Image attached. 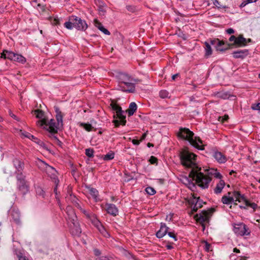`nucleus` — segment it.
Returning a JSON list of instances; mask_svg holds the SVG:
<instances>
[{"label":"nucleus","instance_id":"nucleus-1","mask_svg":"<svg viewBox=\"0 0 260 260\" xmlns=\"http://www.w3.org/2000/svg\"><path fill=\"white\" fill-rule=\"evenodd\" d=\"M117 77L119 81L126 86V87H124L120 85V87L121 88V90L127 92H134L135 91V85L140 82L139 79L134 78L125 73H118Z\"/></svg>","mask_w":260,"mask_h":260},{"label":"nucleus","instance_id":"nucleus-2","mask_svg":"<svg viewBox=\"0 0 260 260\" xmlns=\"http://www.w3.org/2000/svg\"><path fill=\"white\" fill-rule=\"evenodd\" d=\"M178 136L182 139L187 140L192 146L199 150H203L204 149V145L203 144L201 139L194 137L193 133L188 128H180Z\"/></svg>","mask_w":260,"mask_h":260},{"label":"nucleus","instance_id":"nucleus-3","mask_svg":"<svg viewBox=\"0 0 260 260\" xmlns=\"http://www.w3.org/2000/svg\"><path fill=\"white\" fill-rule=\"evenodd\" d=\"M201 168L193 171H190L189 174V177L195 182L198 185L203 189L207 188L209 186V183L211 181V177L207 176L206 174L201 172Z\"/></svg>","mask_w":260,"mask_h":260},{"label":"nucleus","instance_id":"nucleus-4","mask_svg":"<svg viewBox=\"0 0 260 260\" xmlns=\"http://www.w3.org/2000/svg\"><path fill=\"white\" fill-rule=\"evenodd\" d=\"M197 156L190 152L188 149H183L180 154L182 165L187 168H190L191 171L200 168L196 163Z\"/></svg>","mask_w":260,"mask_h":260},{"label":"nucleus","instance_id":"nucleus-5","mask_svg":"<svg viewBox=\"0 0 260 260\" xmlns=\"http://www.w3.org/2000/svg\"><path fill=\"white\" fill-rule=\"evenodd\" d=\"M36 164L42 171L46 172L48 176L53 180L55 184L54 191L57 195V186L59 183V180L57 178V172L56 170L40 159H37L36 161Z\"/></svg>","mask_w":260,"mask_h":260},{"label":"nucleus","instance_id":"nucleus-6","mask_svg":"<svg viewBox=\"0 0 260 260\" xmlns=\"http://www.w3.org/2000/svg\"><path fill=\"white\" fill-rule=\"evenodd\" d=\"M66 213L72 234L79 236L81 233V229L78 221L76 214L71 206H68L67 207Z\"/></svg>","mask_w":260,"mask_h":260},{"label":"nucleus","instance_id":"nucleus-7","mask_svg":"<svg viewBox=\"0 0 260 260\" xmlns=\"http://www.w3.org/2000/svg\"><path fill=\"white\" fill-rule=\"evenodd\" d=\"M1 57L4 59H8L21 64H24L26 61V58L21 54L7 50L3 51L1 53Z\"/></svg>","mask_w":260,"mask_h":260},{"label":"nucleus","instance_id":"nucleus-8","mask_svg":"<svg viewBox=\"0 0 260 260\" xmlns=\"http://www.w3.org/2000/svg\"><path fill=\"white\" fill-rule=\"evenodd\" d=\"M37 124L40 126H44V128L51 134L56 133L59 126L53 119H51L49 121L46 119L38 120Z\"/></svg>","mask_w":260,"mask_h":260},{"label":"nucleus","instance_id":"nucleus-9","mask_svg":"<svg viewBox=\"0 0 260 260\" xmlns=\"http://www.w3.org/2000/svg\"><path fill=\"white\" fill-rule=\"evenodd\" d=\"M234 195L235 198V202L238 201L239 203H243L245 206L240 205L239 207L241 209H247V207H250L255 211L257 207V204L254 203H250L246 199L243 194H241L239 191H234Z\"/></svg>","mask_w":260,"mask_h":260},{"label":"nucleus","instance_id":"nucleus-10","mask_svg":"<svg viewBox=\"0 0 260 260\" xmlns=\"http://www.w3.org/2000/svg\"><path fill=\"white\" fill-rule=\"evenodd\" d=\"M110 107L114 112L116 113V114H114L113 115L114 118H118L120 119L121 124L123 125H125L126 121L125 120V116L124 115V111L113 101H111L110 104Z\"/></svg>","mask_w":260,"mask_h":260},{"label":"nucleus","instance_id":"nucleus-11","mask_svg":"<svg viewBox=\"0 0 260 260\" xmlns=\"http://www.w3.org/2000/svg\"><path fill=\"white\" fill-rule=\"evenodd\" d=\"M71 198L72 199V202L76 207L80 210L81 212L83 213L86 217L89 219L91 222L96 218L95 215L92 212L86 211L85 209L82 208L80 204L78 203V199L75 197H72L71 195Z\"/></svg>","mask_w":260,"mask_h":260},{"label":"nucleus","instance_id":"nucleus-12","mask_svg":"<svg viewBox=\"0 0 260 260\" xmlns=\"http://www.w3.org/2000/svg\"><path fill=\"white\" fill-rule=\"evenodd\" d=\"M210 44L214 46L217 51H223L229 48V44L223 41H220L218 39L210 40L208 42Z\"/></svg>","mask_w":260,"mask_h":260},{"label":"nucleus","instance_id":"nucleus-13","mask_svg":"<svg viewBox=\"0 0 260 260\" xmlns=\"http://www.w3.org/2000/svg\"><path fill=\"white\" fill-rule=\"evenodd\" d=\"M194 218L197 221L202 225L204 231L205 229V223H208L209 221V213L208 212L203 211L201 213L197 214Z\"/></svg>","mask_w":260,"mask_h":260},{"label":"nucleus","instance_id":"nucleus-14","mask_svg":"<svg viewBox=\"0 0 260 260\" xmlns=\"http://www.w3.org/2000/svg\"><path fill=\"white\" fill-rule=\"evenodd\" d=\"M234 232L240 236H247L250 234L248 228L243 223L236 224L234 228Z\"/></svg>","mask_w":260,"mask_h":260},{"label":"nucleus","instance_id":"nucleus-15","mask_svg":"<svg viewBox=\"0 0 260 260\" xmlns=\"http://www.w3.org/2000/svg\"><path fill=\"white\" fill-rule=\"evenodd\" d=\"M74 27L78 30L85 31L88 28V25L85 20L81 18L74 16Z\"/></svg>","mask_w":260,"mask_h":260},{"label":"nucleus","instance_id":"nucleus-16","mask_svg":"<svg viewBox=\"0 0 260 260\" xmlns=\"http://www.w3.org/2000/svg\"><path fill=\"white\" fill-rule=\"evenodd\" d=\"M91 223L104 236L106 237L109 236V233L97 217Z\"/></svg>","mask_w":260,"mask_h":260},{"label":"nucleus","instance_id":"nucleus-17","mask_svg":"<svg viewBox=\"0 0 260 260\" xmlns=\"http://www.w3.org/2000/svg\"><path fill=\"white\" fill-rule=\"evenodd\" d=\"M169 228L164 223H161L159 230L156 233V236L158 238H162L168 233Z\"/></svg>","mask_w":260,"mask_h":260},{"label":"nucleus","instance_id":"nucleus-18","mask_svg":"<svg viewBox=\"0 0 260 260\" xmlns=\"http://www.w3.org/2000/svg\"><path fill=\"white\" fill-rule=\"evenodd\" d=\"M106 206L108 213L113 216H115L118 214V210L115 205L113 204H107Z\"/></svg>","mask_w":260,"mask_h":260},{"label":"nucleus","instance_id":"nucleus-19","mask_svg":"<svg viewBox=\"0 0 260 260\" xmlns=\"http://www.w3.org/2000/svg\"><path fill=\"white\" fill-rule=\"evenodd\" d=\"M213 157L219 164H223L226 161V157L221 152L216 151L213 154Z\"/></svg>","mask_w":260,"mask_h":260},{"label":"nucleus","instance_id":"nucleus-20","mask_svg":"<svg viewBox=\"0 0 260 260\" xmlns=\"http://www.w3.org/2000/svg\"><path fill=\"white\" fill-rule=\"evenodd\" d=\"M247 45V39L243 37V35H240L236 37L234 46L236 47H242Z\"/></svg>","mask_w":260,"mask_h":260},{"label":"nucleus","instance_id":"nucleus-21","mask_svg":"<svg viewBox=\"0 0 260 260\" xmlns=\"http://www.w3.org/2000/svg\"><path fill=\"white\" fill-rule=\"evenodd\" d=\"M233 57L236 58H243L249 54L247 49L239 50L233 52Z\"/></svg>","mask_w":260,"mask_h":260},{"label":"nucleus","instance_id":"nucleus-22","mask_svg":"<svg viewBox=\"0 0 260 260\" xmlns=\"http://www.w3.org/2000/svg\"><path fill=\"white\" fill-rule=\"evenodd\" d=\"M228 194V196H223L222 197L221 201L223 204L230 205L235 201V198L234 195V192H233V196L232 197L230 196V194H231V192H229Z\"/></svg>","mask_w":260,"mask_h":260},{"label":"nucleus","instance_id":"nucleus-23","mask_svg":"<svg viewBox=\"0 0 260 260\" xmlns=\"http://www.w3.org/2000/svg\"><path fill=\"white\" fill-rule=\"evenodd\" d=\"M94 26L97 27L100 30L103 32L105 35H110V31L106 28H105L102 24L97 19H95L93 21Z\"/></svg>","mask_w":260,"mask_h":260},{"label":"nucleus","instance_id":"nucleus-24","mask_svg":"<svg viewBox=\"0 0 260 260\" xmlns=\"http://www.w3.org/2000/svg\"><path fill=\"white\" fill-rule=\"evenodd\" d=\"M55 111L56 113V119L57 121L58 126H62L63 121V114L62 112L60 111L59 108L57 107H55Z\"/></svg>","mask_w":260,"mask_h":260},{"label":"nucleus","instance_id":"nucleus-25","mask_svg":"<svg viewBox=\"0 0 260 260\" xmlns=\"http://www.w3.org/2000/svg\"><path fill=\"white\" fill-rule=\"evenodd\" d=\"M196 202V203L192 207V212H197L199 208H200L202 207V202L200 200L199 198H194L193 200L192 201V204Z\"/></svg>","mask_w":260,"mask_h":260},{"label":"nucleus","instance_id":"nucleus-26","mask_svg":"<svg viewBox=\"0 0 260 260\" xmlns=\"http://www.w3.org/2000/svg\"><path fill=\"white\" fill-rule=\"evenodd\" d=\"M17 186L22 194H25L28 190L25 181L17 182Z\"/></svg>","mask_w":260,"mask_h":260},{"label":"nucleus","instance_id":"nucleus-27","mask_svg":"<svg viewBox=\"0 0 260 260\" xmlns=\"http://www.w3.org/2000/svg\"><path fill=\"white\" fill-rule=\"evenodd\" d=\"M137 109V105L135 102H132L129 106L127 112L129 116H132Z\"/></svg>","mask_w":260,"mask_h":260},{"label":"nucleus","instance_id":"nucleus-28","mask_svg":"<svg viewBox=\"0 0 260 260\" xmlns=\"http://www.w3.org/2000/svg\"><path fill=\"white\" fill-rule=\"evenodd\" d=\"M225 185V183L223 180H220L218 183L217 184L216 186L214 189V192L216 194L219 193L222 191Z\"/></svg>","mask_w":260,"mask_h":260},{"label":"nucleus","instance_id":"nucleus-29","mask_svg":"<svg viewBox=\"0 0 260 260\" xmlns=\"http://www.w3.org/2000/svg\"><path fill=\"white\" fill-rule=\"evenodd\" d=\"M74 16H71L69 18V21L68 22H66L64 23V26L66 28L68 29H72L73 27H74Z\"/></svg>","mask_w":260,"mask_h":260},{"label":"nucleus","instance_id":"nucleus-30","mask_svg":"<svg viewBox=\"0 0 260 260\" xmlns=\"http://www.w3.org/2000/svg\"><path fill=\"white\" fill-rule=\"evenodd\" d=\"M205 56L206 57H209L210 56L212 53V50L211 48V47L210 46V44L208 42H205Z\"/></svg>","mask_w":260,"mask_h":260},{"label":"nucleus","instance_id":"nucleus-31","mask_svg":"<svg viewBox=\"0 0 260 260\" xmlns=\"http://www.w3.org/2000/svg\"><path fill=\"white\" fill-rule=\"evenodd\" d=\"M88 191L92 197L97 201L98 200V191L95 188L88 187Z\"/></svg>","mask_w":260,"mask_h":260},{"label":"nucleus","instance_id":"nucleus-32","mask_svg":"<svg viewBox=\"0 0 260 260\" xmlns=\"http://www.w3.org/2000/svg\"><path fill=\"white\" fill-rule=\"evenodd\" d=\"M14 164L17 169V172H20L22 170L23 167V164L19 160L16 159L14 161Z\"/></svg>","mask_w":260,"mask_h":260},{"label":"nucleus","instance_id":"nucleus-33","mask_svg":"<svg viewBox=\"0 0 260 260\" xmlns=\"http://www.w3.org/2000/svg\"><path fill=\"white\" fill-rule=\"evenodd\" d=\"M159 95L161 99L170 98L169 93L166 90H161L159 92Z\"/></svg>","mask_w":260,"mask_h":260},{"label":"nucleus","instance_id":"nucleus-34","mask_svg":"<svg viewBox=\"0 0 260 260\" xmlns=\"http://www.w3.org/2000/svg\"><path fill=\"white\" fill-rule=\"evenodd\" d=\"M34 112L36 114L37 118L42 119L41 120H42L43 119H45L44 118V113L43 111L37 109L35 110Z\"/></svg>","mask_w":260,"mask_h":260},{"label":"nucleus","instance_id":"nucleus-35","mask_svg":"<svg viewBox=\"0 0 260 260\" xmlns=\"http://www.w3.org/2000/svg\"><path fill=\"white\" fill-rule=\"evenodd\" d=\"M17 175L16 178L17 180V182H21L25 181V176L22 174L21 171L16 172Z\"/></svg>","mask_w":260,"mask_h":260},{"label":"nucleus","instance_id":"nucleus-36","mask_svg":"<svg viewBox=\"0 0 260 260\" xmlns=\"http://www.w3.org/2000/svg\"><path fill=\"white\" fill-rule=\"evenodd\" d=\"M80 126L83 127L85 130L88 132H90L93 128V126L89 123H81Z\"/></svg>","mask_w":260,"mask_h":260},{"label":"nucleus","instance_id":"nucleus-37","mask_svg":"<svg viewBox=\"0 0 260 260\" xmlns=\"http://www.w3.org/2000/svg\"><path fill=\"white\" fill-rule=\"evenodd\" d=\"M14 220L17 223L20 222L19 213L18 212L14 211L12 213Z\"/></svg>","mask_w":260,"mask_h":260},{"label":"nucleus","instance_id":"nucleus-38","mask_svg":"<svg viewBox=\"0 0 260 260\" xmlns=\"http://www.w3.org/2000/svg\"><path fill=\"white\" fill-rule=\"evenodd\" d=\"M114 157V153L113 152H110L103 156V159L105 160H110L113 159Z\"/></svg>","mask_w":260,"mask_h":260},{"label":"nucleus","instance_id":"nucleus-39","mask_svg":"<svg viewBox=\"0 0 260 260\" xmlns=\"http://www.w3.org/2000/svg\"><path fill=\"white\" fill-rule=\"evenodd\" d=\"M146 192L149 195H153L156 193L154 189L151 187H147L145 189Z\"/></svg>","mask_w":260,"mask_h":260},{"label":"nucleus","instance_id":"nucleus-40","mask_svg":"<svg viewBox=\"0 0 260 260\" xmlns=\"http://www.w3.org/2000/svg\"><path fill=\"white\" fill-rule=\"evenodd\" d=\"M126 8L128 11L131 13H134L137 10V8L133 5H127Z\"/></svg>","mask_w":260,"mask_h":260},{"label":"nucleus","instance_id":"nucleus-41","mask_svg":"<svg viewBox=\"0 0 260 260\" xmlns=\"http://www.w3.org/2000/svg\"><path fill=\"white\" fill-rule=\"evenodd\" d=\"M93 150L91 148H88L85 150V154L89 157H92L93 156Z\"/></svg>","mask_w":260,"mask_h":260},{"label":"nucleus","instance_id":"nucleus-42","mask_svg":"<svg viewBox=\"0 0 260 260\" xmlns=\"http://www.w3.org/2000/svg\"><path fill=\"white\" fill-rule=\"evenodd\" d=\"M217 170L216 169H209V170H207V176H210L211 177V176H214V173L215 172H216V171Z\"/></svg>","mask_w":260,"mask_h":260},{"label":"nucleus","instance_id":"nucleus-43","mask_svg":"<svg viewBox=\"0 0 260 260\" xmlns=\"http://www.w3.org/2000/svg\"><path fill=\"white\" fill-rule=\"evenodd\" d=\"M98 10H99L101 15H104V14L106 12V10H105V7L103 6V4H102H102L100 5Z\"/></svg>","mask_w":260,"mask_h":260},{"label":"nucleus","instance_id":"nucleus-44","mask_svg":"<svg viewBox=\"0 0 260 260\" xmlns=\"http://www.w3.org/2000/svg\"><path fill=\"white\" fill-rule=\"evenodd\" d=\"M236 37L235 36H234V35L231 36L230 37V38H229V41H230V42H233V43H232V44H229V48H230L231 46H234V43H235V40H236Z\"/></svg>","mask_w":260,"mask_h":260},{"label":"nucleus","instance_id":"nucleus-45","mask_svg":"<svg viewBox=\"0 0 260 260\" xmlns=\"http://www.w3.org/2000/svg\"><path fill=\"white\" fill-rule=\"evenodd\" d=\"M52 24L55 25H58L60 24V19L58 17L54 18L52 22Z\"/></svg>","mask_w":260,"mask_h":260},{"label":"nucleus","instance_id":"nucleus-46","mask_svg":"<svg viewBox=\"0 0 260 260\" xmlns=\"http://www.w3.org/2000/svg\"><path fill=\"white\" fill-rule=\"evenodd\" d=\"M36 192L38 194H39L40 196H44V192L40 187H38L36 189Z\"/></svg>","mask_w":260,"mask_h":260},{"label":"nucleus","instance_id":"nucleus-47","mask_svg":"<svg viewBox=\"0 0 260 260\" xmlns=\"http://www.w3.org/2000/svg\"><path fill=\"white\" fill-rule=\"evenodd\" d=\"M21 134L22 135H23L25 137L29 139H30V137H34L33 135H31L30 133H27V132H25V133L22 132Z\"/></svg>","mask_w":260,"mask_h":260},{"label":"nucleus","instance_id":"nucleus-48","mask_svg":"<svg viewBox=\"0 0 260 260\" xmlns=\"http://www.w3.org/2000/svg\"><path fill=\"white\" fill-rule=\"evenodd\" d=\"M168 234L169 236V237L173 238L175 241H177V237H176V235H175L174 233L171 232H168Z\"/></svg>","mask_w":260,"mask_h":260},{"label":"nucleus","instance_id":"nucleus-49","mask_svg":"<svg viewBox=\"0 0 260 260\" xmlns=\"http://www.w3.org/2000/svg\"><path fill=\"white\" fill-rule=\"evenodd\" d=\"M149 161L151 164H154L157 162V159L154 156H152L150 157Z\"/></svg>","mask_w":260,"mask_h":260},{"label":"nucleus","instance_id":"nucleus-50","mask_svg":"<svg viewBox=\"0 0 260 260\" xmlns=\"http://www.w3.org/2000/svg\"><path fill=\"white\" fill-rule=\"evenodd\" d=\"M216 178L220 179H221L222 177V175L220 174V173L218 172L217 170L216 171V172L214 173V175L213 176Z\"/></svg>","mask_w":260,"mask_h":260},{"label":"nucleus","instance_id":"nucleus-51","mask_svg":"<svg viewBox=\"0 0 260 260\" xmlns=\"http://www.w3.org/2000/svg\"><path fill=\"white\" fill-rule=\"evenodd\" d=\"M186 180L188 182V187L190 188V189H192V188L193 187H195V184L194 183L192 182H190V181H189L187 178L186 179Z\"/></svg>","mask_w":260,"mask_h":260},{"label":"nucleus","instance_id":"nucleus-52","mask_svg":"<svg viewBox=\"0 0 260 260\" xmlns=\"http://www.w3.org/2000/svg\"><path fill=\"white\" fill-rule=\"evenodd\" d=\"M213 3L214 5L218 7V8H221L222 7V5L220 4L219 2L217 0H212Z\"/></svg>","mask_w":260,"mask_h":260},{"label":"nucleus","instance_id":"nucleus-53","mask_svg":"<svg viewBox=\"0 0 260 260\" xmlns=\"http://www.w3.org/2000/svg\"><path fill=\"white\" fill-rule=\"evenodd\" d=\"M96 260H112V259L109 258V257L107 256H100L98 258H96Z\"/></svg>","mask_w":260,"mask_h":260},{"label":"nucleus","instance_id":"nucleus-54","mask_svg":"<svg viewBox=\"0 0 260 260\" xmlns=\"http://www.w3.org/2000/svg\"><path fill=\"white\" fill-rule=\"evenodd\" d=\"M17 257L19 259V260H29L26 256H22L18 254H17Z\"/></svg>","mask_w":260,"mask_h":260},{"label":"nucleus","instance_id":"nucleus-55","mask_svg":"<svg viewBox=\"0 0 260 260\" xmlns=\"http://www.w3.org/2000/svg\"><path fill=\"white\" fill-rule=\"evenodd\" d=\"M252 108L253 109V110H260V103L257 104L256 105H254L252 107Z\"/></svg>","mask_w":260,"mask_h":260},{"label":"nucleus","instance_id":"nucleus-56","mask_svg":"<svg viewBox=\"0 0 260 260\" xmlns=\"http://www.w3.org/2000/svg\"><path fill=\"white\" fill-rule=\"evenodd\" d=\"M52 138L54 139L57 142V143L59 145H61L62 143L61 141H60L54 135H52Z\"/></svg>","mask_w":260,"mask_h":260},{"label":"nucleus","instance_id":"nucleus-57","mask_svg":"<svg viewBox=\"0 0 260 260\" xmlns=\"http://www.w3.org/2000/svg\"><path fill=\"white\" fill-rule=\"evenodd\" d=\"M219 120H221V122H223L228 120L229 116L228 115H225L223 117H219Z\"/></svg>","mask_w":260,"mask_h":260},{"label":"nucleus","instance_id":"nucleus-58","mask_svg":"<svg viewBox=\"0 0 260 260\" xmlns=\"http://www.w3.org/2000/svg\"><path fill=\"white\" fill-rule=\"evenodd\" d=\"M226 32L228 34H234L235 32V30H234V29H233L232 28H228V29H227L226 30Z\"/></svg>","mask_w":260,"mask_h":260},{"label":"nucleus","instance_id":"nucleus-59","mask_svg":"<svg viewBox=\"0 0 260 260\" xmlns=\"http://www.w3.org/2000/svg\"><path fill=\"white\" fill-rule=\"evenodd\" d=\"M210 244L206 242L205 245V249L206 250V251H208L210 249Z\"/></svg>","mask_w":260,"mask_h":260},{"label":"nucleus","instance_id":"nucleus-60","mask_svg":"<svg viewBox=\"0 0 260 260\" xmlns=\"http://www.w3.org/2000/svg\"><path fill=\"white\" fill-rule=\"evenodd\" d=\"M113 122L115 124V126L116 127H118L119 126V124H120V121L118 120H117V119H115L113 121Z\"/></svg>","mask_w":260,"mask_h":260},{"label":"nucleus","instance_id":"nucleus-61","mask_svg":"<svg viewBox=\"0 0 260 260\" xmlns=\"http://www.w3.org/2000/svg\"><path fill=\"white\" fill-rule=\"evenodd\" d=\"M248 4H249V3H248L247 0L244 1V2H243L241 4V5H240V7L241 8H243V7H245V6L246 5H247Z\"/></svg>","mask_w":260,"mask_h":260},{"label":"nucleus","instance_id":"nucleus-62","mask_svg":"<svg viewBox=\"0 0 260 260\" xmlns=\"http://www.w3.org/2000/svg\"><path fill=\"white\" fill-rule=\"evenodd\" d=\"M132 143L134 145H138L140 144V140H136V139H133L132 140Z\"/></svg>","mask_w":260,"mask_h":260},{"label":"nucleus","instance_id":"nucleus-63","mask_svg":"<svg viewBox=\"0 0 260 260\" xmlns=\"http://www.w3.org/2000/svg\"><path fill=\"white\" fill-rule=\"evenodd\" d=\"M94 253L95 255H99L101 254L100 251L98 249H94Z\"/></svg>","mask_w":260,"mask_h":260},{"label":"nucleus","instance_id":"nucleus-64","mask_svg":"<svg viewBox=\"0 0 260 260\" xmlns=\"http://www.w3.org/2000/svg\"><path fill=\"white\" fill-rule=\"evenodd\" d=\"M146 134L145 133L140 138V141L141 142L142 141H143L145 138H146Z\"/></svg>","mask_w":260,"mask_h":260}]
</instances>
